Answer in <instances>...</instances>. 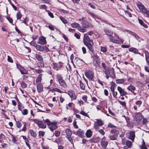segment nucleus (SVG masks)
Listing matches in <instances>:
<instances>
[{
  "mask_svg": "<svg viewBox=\"0 0 149 149\" xmlns=\"http://www.w3.org/2000/svg\"><path fill=\"white\" fill-rule=\"evenodd\" d=\"M42 74H40L37 77L36 81V82L37 84H40V82L42 80Z\"/></svg>",
  "mask_w": 149,
  "mask_h": 149,
  "instance_id": "nucleus-28",
  "label": "nucleus"
},
{
  "mask_svg": "<svg viewBox=\"0 0 149 149\" xmlns=\"http://www.w3.org/2000/svg\"><path fill=\"white\" fill-rule=\"evenodd\" d=\"M75 61L76 62L77 64H78L79 63H82V62L84 63V62L82 60L80 59V58H75L74 59Z\"/></svg>",
  "mask_w": 149,
  "mask_h": 149,
  "instance_id": "nucleus-40",
  "label": "nucleus"
},
{
  "mask_svg": "<svg viewBox=\"0 0 149 149\" xmlns=\"http://www.w3.org/2000/svg\"><path fill=\"white\" fill-rule=\"evenodd\" d=\"M65 133L67 135V137L71 136L72 133L71 130L68 129H66L65 130Z\"/></svg>",
  "mask_w": 149,
  "mask_h": 149,
  "instance_id": "nucleus-26",
  "label": "nucleus"
},
{
  "mask_svg": "<svg viewBox=\"0 0 149 149\" xmlns=\"http://www.w3.org/2000/svg\"><path fill=\"white\" fill-rule=\"evenodd\" d=\"M99 125H98L96 123H95L94 125V128L96 130H98L99 129Z\"/></svg>",
  "mask_w": 149,
  "mask_h": 149,
  "instance_id": "nucleus-60",
  "label": "nucleus"
},
{
  "mask_svg": "<svg viewBox=\"0 0 149 149\" xmlns=\"http://www.w3.org/2000/svg\"><path fill=\"white\" fill-rule=\"evenodd\" d=\"M21 21H22L21 22L22 23H24L26 25L28 26V24L26 23L27 20L26 18H24L23 20L21 19Z\"/></svg>",
  "mask_w": 149,
  "mask_h": 149,
  "instance_id": "nucleus-54",
  "label": "nucleus"
},
{
  "mask_svg": "<svg viewBox=\"0 0 149 149\" xmlns=\"http://www.w3.org/2000/svg\"><path fill=\"white\" fill-rule=\"evenodd\" d=\"M92 134L93 132L91 130L89 129L86 131V135L87 137L90 138L92 136Z\"/></svg>",
  "mask_w": 149,
  "mask_h": 149,
  "instance_id": "nucleus-21",
  "label": "nucleus"
},
{
  "mask_svg": "<svg viewBox=\"0 0 149 149\" xmlns=\"http://www.w3.org/2000/svg\"><path fill=\"white\" fill-rule=\"evenodd\" d=\"M16 125L17 127L18 128H19L21 127L22 126V124L19 121H17L16 122Z\"/></svg>",
  "mask_w": 149,
  "mask_h": 149,
  "instance_id": "nucleus-48",
  "label": "nucleus"
},
{
  "mask_svg": "<svg viewBox=\"0 0 149 149\" xmlns=\"http://www.w3.org/2000/svg\"><path fill=\"white\" fill-rule=\"evenodd\" d=\"M142 12L146 14L147 17H149V9L146 8Z\"/></svg>",
  "mask_w": 149,
  "mask_h": 149,
  "instance_id": "nucleus-32",
  "label": "nucleus"
},
{
  "mask_svg": "<svg viewBox=\"0 0 149 149\" xmlns=\"http://www.w3.org/2000/svg\"><path fill=\"white\" fill-rule=\"evenodd\" d=\"M33 121L38 125L39 127L42 129H45L46 128V125L45 124L43 123L42 121L39 120L38 119H33Z\"/></svg>",
  "mask_w": 149,
  "mask_h": 149,
  "instance_id": "nucleus-6",
  "label": "nucleus"
},
{
  "mask_svg": "<svg viewBox=\"0 0 149 149\" xmlns=\"http://www.w3.org/2000/svg\"><path fill=\"white\" fill-rule=\"evenodd\" d=\"M117 89L121 96H123L127 94V92L124 90L120 87L118 86Z\"/></svg>",
  "mask_w": 149,
  "mask_h": 149,
  "instance_id": "nucleus-15",
  "label": "nucleus"
},
{
  "mask_svg": "<svg viewBox=\"0 0 149 149\" xmlns=\"http://www.w3.org/2000/svg\"><path fill=\"white\" fill-rule=\"evenodd\" d=\"M143 118L142 114L138 113L136 114L135 119L137 122H139Z\"/></svg>",
  "mask_w": 149,
  "mask_h": 149,
  "instance_id": "nucleus-16",
  "label": "nucleus"
},
{
  "mask_svg": "<svg viewBox=\"0 0 149 149\" xmlns=\"http://www.w3.org/2000/svg\"><path fill=\"white\" fill-rule=\"evenodd\" d=\"M85 74L86 77L89 79L91 80H92L94 76V73L92 71H88L86 72Z\"/></svg>",
  "mask_w": 149,
  "mask_h": 149,
  "instance_id": "nucleus-7",
  "label": "nucleus"
},
{
  "mask_svg": "<svg viewBox=\"0 0 149 149\" xmlns=\"http://www.w3.org/2000/svg\"><path fill=\"white\" fill-rule=\"evenodd\" d=\"M129 51L130 52H132L135 54H140V53L138 52V50L136 48L134 47L130 48L129 49Z\"/></svg>",
  "mask_w": 149,
  "mask_h": 149,
  "instance_id": "nucleus-19",
  "label": "nucleus"
},
{
  "mask_svg": "<svg viewBox=\"0 0 149 149\" xmlns=\"http://www.w3.org/2000/svg\"><path fill=\"white\" fill-rule=\"evenodd\" d=\"M23 139L25 140V141L26 143V145L30 149V144L28 143V142H29V140L28 139V138L24 136H22Z\"/></svg>",
  "mask_w": 149,
  "mask_h": 149,
  "instance_id": "nucleus-27",
  "label": "nucleus"
},
{
  "mask_svg": "<svg viewBox=\"0 0 149 149\" xmlns=\"http://www.w3.org/2000/svg\"><path fill=\"white\" fill-rule=\"evenodd\" d=\"M45 50L47 52H48L49 51V49L46 46H43V51Z\"/></svg>",
  "mask_w": 149,
  "mask_h": 149,
  "instance_id": "nucleus-59",
  "label": "nucleus"
},
{
  "mask_svg": "<svg viewBox=\"0 0 149 149\" xmlns=\"http://www.w3.org/2000/svg\"><path fill=\"white\" fill-rule=\"evenodd\" d=\"M55 135L56 136H58L60 134V132L58 131H55Z\"/></svg>",
  "mask_w": 149,
  "mask_h": 149,
  "instance_id": "nucleus-64",
  "label": "nucleus"
},
{
  "mask_svg": "<svg viewBox=\"0 0 149 149\" xmlns=\"http://www.w3.org/2000/svg\"><path fill=\"white\" fill-rule=\"evenodd\" d=\"M62 65V63L61 62L58 63H53V68L54 70L57 71L58 68H61Z\"/></svg>",
  "mask_w": 149,
  "mask_h": 149,
  "instance_id": "nucleus-11",
  "label": "nucleus"
},
{
  "mask_svg": "<svg viewBox=\"0 0 149 149\" xmlns=\"http://www.w3.org/2000/svg\"><path fill=\"white\" fill-rule=\"evenodd\" d=\"M105 73L106 75H108L110 77L112 78L115 77L114 70L113 69H111L109 68H107V69L105 70Z\"/></svg>",
  "mask_w": 149,
  "mask_h": 149,
  "instance_id": "nucleus-5",
  "label": "nucleus"
},
{
  "mask_svg": "<svg viewBox=\"0 0 149 149\" xmlns=\"http://www.w3.org/2000/svg\"><path fill=\"white\" fill-rule=\"evenodd\" d=\"M29 133L31 134V136L35 137L36 136V134L35 132L32 130H30L29 131Z\"/></svg>",
  "mask_w": 149,
  "mask_h": 149,
  "instance_id": "nucleus-36",
  "label": "nucleus"
},
{
  "mask_svg": "<svg viewBox=\"0 0 149 149\" xmlns=\"http://www.w3.org/2000/svg\"><path fill=\"white\" fill-rule=\"evenodd\" d=\"M37 90L39 93H40L43 91V86L41 84H37Z\"/></svg>",
  "mask_w": 149,
  "mask_h": 149,
  "instance_id": "nucleus-18",
  "label": "nucleus"
},
{
  "mask_svg": "<svg viewBox=\"0 0 149 149\" xmlns=\"http://www.w3.org/2000/svg\"><path fill=\"white\" fill-rule=\"evenodd\" d=\"M148 119L147 118H143L142 121V123L143 124L145 125L148 122Z\"/></svg>",
  "mask_w": 149,
  "mask_h": 149,
  "instance_id": "nucleus-49",
  "label": "nucleus"
},
{
  "mask_svg": "<svg viewBox=\"0 0 149 149\" xmlns=\"http://www.w3.org/2000/svg\"><path fill=\"white\" fill-rule=\"evenodd\" d=\"M83 42L84 44L87 47L89 50L93 53L94 50L93 49V43L92 40L90 39L87 33L85 34L84 35Z\"/></svg>",
  "mask_w": 149,
  "mask_h": 149,
  "instance_id": "nucleus-1",
  "label": "nucleus"
},
{
  "mask_svg": "<svg viewBox=\"0 0 149 149\" xmlns=\"http://www.w3.org/2000/svg\"><path fill=\"white\" fill-rule=\"evenodd\" d=\"M56 81L59 83L60 86L61 87L66 88L67 85L65 81L63 79V77L60 74H57L56 75Z\"/></svg>",
  "mask_w": 149,
  "mask_h": 149,
  "instance_id": "nucleus-3",
  "label": "nucleus"
},
{
  "mask_svg": "<svg viewBox=\"0 0 149 149\" xmlns=\"http://www.w3.org/2000/svg\"><path fill=\"white\" fill-rule=\"evenodd\" d=\"M136 4L139 10H140L141 12L146 8L143 4L140 2L138 1L136 3Z\"/></svg>",
  "mask_w": 149,
  "mask_h": 149,
  "instance_id": "nucleus-12",
  "label": "nucleus"
},
{
  "mask_svg": "<svg viewBox=\"0 0 149 149\" xmlns=\"http://www.w3.org/2000/svg\"><path fill=\"white\" fill-rule=\"evenodd\" d=\"M45 122L47 123L48 128L51 131H53L58 127L57 126V123L55 122H51L49 119H46L45 120Z\"/></svg>",
  "mask_w": 149,
  "mask_h": 149,
  "instance_id": "nucleus-2",
  "label": "nucleus"
},
{
  "mask_svg": "<svg viewBox=\"0 0 149 149\" xmlns=\"http://www.w3.org/2000/svg\"><path fill=\"white\" fill-rule=\"evenodd\" d=\"M29 43L31 45L35 47V48L38 45L36 44V42L33 41H31Z\"/></svg>",
  "mask_w": 149,
  "mask_h": 149,
  "instance_id": "nucleus-45",
  "label": "nucleus"
},
{
  "mask_svg": "<svg viewBox=\"0 0 149 149\" xmlns=\"http://www.w3.org/2000/svg\"><path fill=\"white\" fill-rule=\"evenodd\" d=\"M59 11L60 12L63 14H67L68 13V12L66 10L63 9H60Z\"/></svg>",
  "mask_w": 149,
  "mask_h": 149,
  "instance_id": "nucleus-58",
  "label": "nucleus"
},
{
  "mask_svg": "<svg viewBox=\"0 0 149 149\" xmlns=\"http://www.w3.org/2000/svg\"><path fill=\"white\" fill-rule=\"evenodd\" d=\"M6 138L5 136L3 134L1 133L0 134V142L2 143V141Z\"/></svg>",
  "mask_w": 149,
  "mask_h": 149,
  "instance_id": "nucleus-33",
  "label": "nucleus"
},
{
  "mask_svg": "<svg viewBox=\"0 0 149 149\" xmlns=\"http://www.w3.org/2000/svg\"><path fill=\"white\" fill-rule=\"evenodd\" d=\"M28 110L27 109H24L23 111L22 110V114L24 115L27 114L28 113Z\"/></svg>",
  "mask_w": 149,
  "mask_h": 149,
  "instance_id": "nucleus-44",
  "label": "nucleus"
},
{
  "mask_svg": "<svg viewBox=\"0 0 149 149\" xmlns=\"http://www.w3.org/2000/svg\"><path fill=\"white\" fill-rule=\"evenodd\" d=\"M132 144V142L128 140L126 142V145L129 148L131 147Z\"/></svg>",
  "mask_w": 149,
  "mask_h": 149,
  "instance_id": "nucleus-35",
  "label": "nucleus"
},
{
  "mask_svg": "<svg viewBox=\"0 0 149 149\" xmlns=\"http://www.w3.org/2000/svg\"><path fill=\"white\" fill-rule=\"evenodd\" d=\"M80 88L81 89H82V90L84 89L85 86H84V84H83L81 82H80Z\"/></svg>",
  "mask_w": 149,
  "mask_h": 149,
  "instance_id": "nucleus-57",
  "label": "nucleus"
},
{
  "mask_svg": "<svg viewBox=\"0 0 149 149\" xmlns=\"http://www.w3.org/2000/svg\"><path fill=\"white\" fill-rule=\"evenodd\" d=\"M101 51L103 53H105L107 51V48L101 46Z\"/></svg>",
  "mask_w": 149,
  "mask_h": 149,
  "instance_id": "nucleus-41",
  "label": "nucleus"
},
{
  "mask_svg": "<svg viewBox=\"0 0 149 149\" xmlns=\"http://www.w3.org/2000/svg\"><path fill=\"white\" fill-rule=\"evenodd\" d=\"M96 120L97 123L96 124L100 126H101L103 125V123L101 120L97 119Z\"/></svg>",
  "mask_w": 149,
  "mask_h": 149,
  "instance_id": "nucleus-39",
  "label": "nucleus"
},
{
  "mask_svg": "<svg viewBox=\"0 0 149 149\" xmlns=\"http://www.w3.org/2000/svg\"><path fill=\"white\" fill-rule=\"evenodd\" d=\"M48 27L50 30H52V31L54 30V26L52 25H51V24L49 25L48 26Z\"/></svg>",
  "mask_w": 149,
  "mask_h": 149,
  "instance_id": "nucleus-52",
  "label": "nucleus"
},
{
  "mask_svg": "<svg viewBox=\"0 0 149 149\" xmlns=\"http://www.w3.org/2000/svg\"><path fill=\"white\" fill-rule=\"evenodd\" d=\"M62 140V137H59L56 138L54 141L55 142L58 143H60Z\"/></svg>",
  "mask_w": 149,
  "mask_h": 149,
  "instance_id": "nucleus-38",
  "label": "nucleus"
},
{
  "mask_svg": "<svg viewBox=\"0 0 149 149\" xmlns=\"http://www.w3.org/2000/svg\"><path fill=\"white\" fill-rule=\"evenodd\" d=\"M22 15L20 12H18L17 13L16 17L17 19H20L22 17Z\"/></svg>",
  "mask_w": 149,
  "mask_h": 149,
  "instance_id": "nucleus-47",
  "label": "nucleus"
},
{
  "mask_svg": "<svg viewBox=\"0 0 149 149\" xmlns=\"http://www.w3.org/2000/svg\"><path fill=\"white\" fill-rule=\"evenodd\" d=\"M81 24L85 28L88 27L93 28V26L91 24L85 20V19L82 22Z\"/></svg>",
  "mask_w": 149,
  "mask_h": 149,
  "instance_id": "nucleus-9",
  "label": "nucleus"
},
{
  "mask_svg": "<svg viewBox=\"0 0 149 149\" xmlns=\"http://www.w3.org/2000/svg\"><path fill=\"white\" fill-rule=\"evenodd\" d=\"M104 32L109 37L113 34V32L111 30L107 29H104Z\"/></svg>",
  "mask_w": 149,
  "mask_h": 149,
  "instance_id": "nucleus-20",
  "label": "nucleus"
},
{
  "mask_svg": "<svg viewBox=\"0 0 149 149\" xmlns=\"http://www.w3.org/2000/svg\"><path fill=\"white\" fill-rule=\"evenodd\" d=\"M80 114L82 115L85 116H88V115L87 114V113H85L84 111H81L80 112Z\"/></svg>",
  "mask_w": 149,
  "mask_h": 149,
  "instance_id": "nucleus-62",
  "label": "nucleus"
},
{
  "mask_svg": "<svg viewBox=\"0 0 149 149\" xmlns=\"http://www.w3.org/2000/svg\"><path fill=\"white\" fill-rule=\"evenodd\" d=\"M68 94L72 99L75 100L76 99V96L73 91L72 90L69 91H68Z\"/></svg>",
  "mask_w": 149,
  "mask_h": 149,
  "instance_id": "nucleus-14",
  "label": "nucleus"
},
{
  "mask_svg": "<svg viewBox=\"0 0 149 149\" xmlns=\"http://www.w3.org/2000/svg\"><path fill=\"white\" fill-rule=\"evenodd\" d=\"M127 89L131 91V92L133 93L135 90V87L132 85H130L128 86L127 88Z\"/></svg>",
  "mask_w": 149,
  "mask_h": 149,
  "instance_id": "nucleus-22",
  "label": "nucleus"
},
{
  "mask_svg": "<svg viewBox=\"0 0 149 149\" xmlns=\"http://www.w3.org/2000/svg\"><path fill=\"white\" fill-rule=\"evenodd\" d=\"M106 139L105 137L104 136L100 141L101 146L104 148H106L108 143L107 141H106Z\"/></svg>",
  "mask_w": 149,
  "mask_h": 149,
  "instance_id": "nucleus-8",
  "label": "nucleus"
},
{
  "mask_svg": "<svg viewBox=\"0 0 149 149\" xmlns=\"http://www.w3.org/2000/svg\"><path fill=\"white\" fill-rule=\"evenodd\" d=\"M119 131L116 130H111V133L112 134H118Z\"/></svg>",
  "mask_w": 149,
  "mask_h": 149,
  "instance_id": "nucleus-46",
  "label": "nucleus"
},
{
  "mask_svg": "<svg viewBox=\"0 0 149 149\" xmlns=\"http://www.w3.org/2000/svg\"><path fill=\"white\" fill-rule=\"evenodd\" d=\"M77 29L79 31L82 32H84L86 31V29L84 27H81L80 26Z\"/></svg>",
  "mask_w": 149,
  "mask_h": 149,
  "instance_id": "nucleus-30",
  "label": "nucleus"
},
{
  "mask_svg": "<svg viewBox=\"0 0 149 149\" xmlns=\"http://www.w3.org/2000/svg\"><path fill=\"white\" fill-rule=\"evenodd\" d=\"M109 137L112 140H116L118 138V135H109Z\"/></svg>",
  "mask_w": 149,
  "mask_h": 149,
  "instance_id": "nucleus-29",
  "label": "nucleus"
},
{
  "mask_svg": "<svg viewBox=\"0 0 149 149\" xmlns=\"http://www.w3.org/2000/svg\"><path fill=\"white\" fill-rule=\"evenodd\" d=\"M39 8L40 9H46L47 8V7L45 5H41V6H40Z\"/></svg>",
  "mask_w": 149,
  "mask_h": 149,
  "instance_id": "nucleus-61",
  "label": "nucleus"
},
{
  "mask_svg": "<svg viewBox=\"0 0 149 149\" xmlns=\"http://www.w3.org/2000/svg\"><path fill=\"white\" fill-rule=\"evenodd\" d=\"M129 134V139L132 140L133 141H134L135 137V132L134 131H131L130 132Z\"/></svg>",
  "mask_w": 149,
  "mask_h": 149,
  "instance_id": "nucleus-17",
  "label": "nucleus"
},
{
  "mask_svg": "<svg viewBox=\"0 0 149 149\" xmlns=\"http://www.w3.org/2000/svg\"><path fill=\"white\" fill-rule=\"evenodd\" d=\"M27 85L25 83L22 82L21 84V86L23 88H25L26 87Z\"/></svg>",
  "mask_w": 149,
  "mask_h": 149,
  "instance_id": "nucleus-55",
  "label": "nucleus"
},
{
  "mask_svg": "<svg viewBox=\"0 0 149 149\" xmlns=\"http://www.w3.org/2000/svg\"><path fill=\"white\" fill-rule=\"evenodd\" d=\"M126 80V79H118L116 80V83L117 84H122Z\"/></svg>",
  "mask_w": 149,
  "mask_h": 149,
  "instance_id": "nucleus-23",
  "label": "nucleus"
},
{
  "mask_svg": "<svg viewBox=\"0 0 149 149\" xmlns=\"http://www.w3.org/2000/svg\"><path fill=\"white\" fill-rule=\"evenodd\" d=\"M20 71L22 74H26L28 73L27 71L23 67L22 68Z\"/></svg>",
  "mask_w": 149,
  "mask_h": 149,
  "instance_id": "nucleus-34",
  "label": "nucleus"
},
{
  "mask_svg": "<svg viewBox=\"0 0 149 149\" xmlns=\"http://www.w3.org/2000/svg\"><path fill=\"white\" fill-rule=\"evenodd\" d=\"M146 59L148 65H149V53L148 51L145 52Z\"/></svg>",
  "mask_w": 149,
  "mask_h": 149,
  "instance_id": "nucleus-24",
  "label": "nucleus"
},
{
  "mask_svg": "<svg viewBox=\"0 0 149 149\" xmlns=\"http://www.w3.org/2000/svg\"><path fill=\"white\" fill-rule=\"evenodd\" d=\"M115 37L112 35L108 37V38L109 39L110 41L114 43L117 44L119 43L120 42H123V41L122 39L119 38L118 36L114 34Z\"/></svg>",
  "mask_w": 149,
  "mask_h": 149,
  "instance_id": "nucleus-4",
  "label": "nucleus"
},
{
  "mask_svg": "<svg viewBox=\"0 0 149 149\" xmlns=\"http://www.w3.org/2000/svg\"><path fill=\"white\" fill-rule=\"evenodd\" d=\"M35 57L39 61H41L43 60V58L42 56L38 54H36Z\"/></svg>",
  "mask_w": 149,
  "mask_h": 149,
  "instance_id": "nucleus-31",
  "label": "nucleus"
},
{
  "mask_svg": "<svg viewBox=\"0 0 149 149\" xmlns=\"http://www.w3.org/2000/svg\"><path fill=\"white\" fill-rule=\"evenodd\" d=\"M119 103L122 105L123 106H124L125 107H126V103L125 102H122L120 101H119Z\"/></svg>",
  "mask_w": 149,
  "mask_h": 149,
  "instance_id": "nucleus-63",
  "label": "nucleus"
},
{
  "mask_svg": "<svg viewBox=\"0 0 149 149\" xmlns=\"http://www.w3.org/2000/svg\"><path fill=\"white\" fill-rule=\"evenodd\" d=\"M125 14L127 15L129 17H132V15L131 13L129 12L128 11L126 10H125Z\"/></svg>",
  "mask_w": 149,
  "mask_h": 149,
  "instance_id": "nucleus-51",
  "label": "nucleus"
},
{
  "mask_svg": "<svg viewBox=\"0 0 149 149\" xmlns=\"http://www.w3.org/2000/svg\"><path fill=\"white\" fill-rule=\"evenodd\" d=\"M134 37L136 39L139 41H140L141 40V39L139 36L137 35L136 34H134Z\"/></svg>",
  "mask_w": 149,
  "mask_h": 149,
  "instance_id": "nucleus-53",
  "label": "nucleus"
},
{
  "mask_svg": "<svg viewBox=\"0 0 149 149\" xmlns=\"http://www.w3.org/2000/svg\"><path fill=\"white\" fill-rule=\"evenodd\" d=\"M74 134L76 135L79 136L80 137H83L84 135L83 131L81 129H79L76 132H74Z\"/></svg>",
  "mask_w": 149,
  "mask_h": 149,
  "instance_id": "nucleus-13",
  "label": "nucleus"
},
{
  "mask_svg": "<svg viewBox=\"0 0 149 149\" xmlns=\"http://www.w3.org/2000/svg\"><path fill=\"white\" fill-rule=\"evenodd\" d=\"M88 13L93 18L95 19L96 18H97V16L95 15L93 13L90 12H88Z\"/></svg>",
  "mask_w": 149,
  "mask_h": 149,
  "instance_id": "nucleus-43",
  "label": "nucleus"
},
{
  "mask_svg": "<svg viewBox=\"0 0 149 149\" xmlns=\"http://www.w3.org/2000/svg\"><path fill=\"white\" fill-rule=\"evenodd\" d=\"M71 26L73 28L77 27L78 28L80 26V25L77 23L74 22L71 24Z\"/></svg>",
  "mask_w": 149,
  "mask_h": 149,
  "instance_id": "nucleus-37",
  "label": "nucleus"
},
{
  "mask_svg": "<svg viewBox=\"0 0 149 149\" xmlns=\"http://www.w3.org/2000/svg\"><path fill=\"white\" fill-rule=\"evenodd\" d=\"M59 18L63 23L64 24L67 23V21L65 18L61 17H59Z\"/></svg>",
  "mask_w": 149,
  "mask_h": 149,
  "instance_id": "nucleus-42",
  "label": "nucleus"
},
{
  "mask_svg": "<svg viewBox=\"0 0 149 149\" xmlns=\"http://www.w3.org/2000/svg\"><path fill=\"white\" fill-rule=\"evenodd\" d=\"M38 43L42 45L46 44V41L45 38L44 36H40L38 38Z\"/></svg>",
  "mask_w": 149,
  "mask_h": 149,
  "instance_id": "nucleus-10",
  "label": "nucleus"
},
{
  "mask_svg": "<svg viewBox=\"0 0 149 149\" xmlns=\"http://www.w3.org/2000/svg\"><path fill=\"white\" fill-rule=\"evenodd\" d=\"M36 48L37 51H39L41 52H43V46L38 45L36 47Z\"/></svg>",
  "mask_w": 149,
  "mask_h": 149,
  "instance_id": "nucleus-25",
  "label": "nucleus"
},
{
  "mask_svg": "<svg viewBox=\"0 0 149 149\" xmlns=\"http://www.w3.org/2000/svg\"><path fill=\"white\" fill-rule=\"evenodd\" d=\"M7 58V61L8 62L12 63L13 62V61L12 59L10 56H8Z\"/></svg>",
  "mask_w": 149,
  "mask_h": 149,
  "instance_id": "nucleus-50",
  "label": "nucleus"
},
{
  "mask_svg": "<svg viewBox=\"0 0 149 149\" xmlns=\"http://www.w3.org/2000/svg\"><path fill=\"white\" fill-rule=\"evenodd\" d=\"M142 104V102L140 100H138L136 102V104L138 106V107H139Z\"/></svg>",
  "mask_w": 149,
  "mask_h": 149,
  "instance_id": "nucleus-56",
  "label": "nucleus"
}]
</instances>
